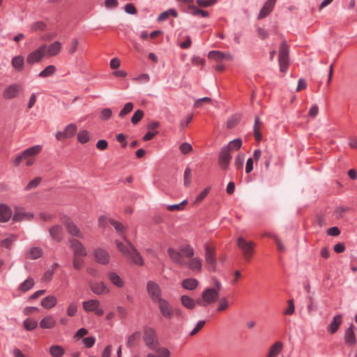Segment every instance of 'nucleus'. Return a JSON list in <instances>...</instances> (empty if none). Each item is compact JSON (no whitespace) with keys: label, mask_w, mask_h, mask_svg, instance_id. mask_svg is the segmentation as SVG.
Here are the masks:
<instances>
[{"label":"nucleus","mask_w":357,"mask_h":357,"mask_svg":"<svg viewBox=\"0 0 357 357\" xmlns=\"http://www.w3.org/2000/svg\"><path fill=\"white\" fill-rule=\"evenodd\" d=\"M216 287L217 289L207 288L205 289L202 294V297L197 299L196 303L200 306L206 307L209 304L215 302L218 298L220 289L219 282H216Z\"/></svg>","instance_id":"nucleus-1"},{"label":"nucleus","mask_w":357,"mask_h":357,"mask_svg":"<svg viewBox=\"0 0 357 357\" xmlns=\"http://www.w3.org/2000/svg\"><path fill=\"white\" fill-rule=\"evenodd\" d=\"M289 46L285 41L282 42L280 45L279 50V65L280 70L282 73H285L289 66Z\"/></svg>","instance_id":"nucleus-2"},{"label":"nucleus","mask_w":357,"mask_h":357,"mask_svg":"<svg viewBox=\"0 0 357 357\" xmlns=\"http://www.w3.org/2000/svg\"><path fill=\"white\" fill-rule=\"evenodd\" d=\"M123 240L131 248V250L129 252V255H128L126 257L128 261L132 264L137 265L139 266H143L144 264V259H143L142 255L139 254V252L137 250L135 247L132 245V243L129 240H128L126 236H123Z\"/></svg>","instance_id":"nucleus-3"},{"label":"nucleus","mask_w":357,"mask_h":357,"mask_svg":"<svg viewBox=\"0 0 357 357\" xmlns=\"http://www.w3.org/2000/svg\"><path fill=\"white\" fill-rule=\"evenodd\" d=\"M158 308L162 315L167 319H171L174 314H178V310H174L172 305L165 299H162L157 302Z\"/></svg>","instance_id":"nucleus-4"},{"label":"nucleus","mask_w":357,"mask_h":357,"mask_svg":"<svg viewBox=\"0 0 357 357\" xmlns=\"http://www.w3.org/2000/svg\"><path fill=\"white\" fill-rule=\"evenodd\" d=\"M47 50V45H40L38 48L31 52L26 58V62L29 65H33L34 63H39L42 61L45 56Z\"/></svg>","instance_id":"nucleus-5"},{"label":"nucleus","mask_w":357,"mask_h":357,"mask_svg":"<svg viewBox=\"0 0 357 357\" xmlns=\"http://www.w3.org/2000/svg\"><path fill=\"white\" fill-rule=\"evenodd\" d=\"M147 291L149 297L153 303H157L163 299L161 297L162 292L159 284L153 281L147 282Z\"/></svg>","instance_id":"nucleus-6"},{"label":"nucleus","mask_w":357,"mask_h":357,"mask_svg":"<svg viewBox=\"0 0 357 357\" xmlns=\"http://www.w3.org/2000/svg\"><path fill=\"white\" fill-rule=\"evenodd\" d=\"M143 339L146 346L151 349H155L158 342L155 336V332L153 328H148L145 329Z\"/></svg>","instance_id":"nucleus-7"},{"label":"nucleus","mask_w":357,"mask_h":357,"mask_svg":"<svg viewBox=\"0 0 357 357\" xmlns=\"http://www.w3.org/2000/svg\"><path fill=\"white\" fill-rule=\"evenodd\" d=\"M77 128L75 123H70L68 125L63 131H59L56 133V138L58 140H64L68 138L73 137L76 132Z\"/></svg>","instance_id":"nucleus-8"},{"label":"nucleus","mask_w":357,"mask_h":357,"mask_svg":"<svg viewBox=\"0 0 357 357\" xmlns=\"http://www.w3.org/2000/svg\"><path fill=\"white\" fill-rule=\"evenodd\" d=\"M69 243L74 251L75 257H85L87 255L86 248L83 244L78 240L72 238L69 240Z\"/></svg>","instance_id":"nucleus-9"},{"label":"nucleus","mask_w":357,"mask_h":357,"mask_svg":"<svg viewBox=\"0 0 357 357\" xmlns=\"http://www.w3.org/2000/svg\"><path fill=\"white\" fill-rule=\"evenodd\" d=\"M231 159V152L222 147L219 154V165L223 169H227Z\"/></svg>","instance_id":"nucleus-10"},{"label":"nucleus","mask_w":357,"mask_h":357,"mask_svg":"<svg viewBox=\"0 0 357 357\" xmlns=\"http://www.w3.org/2000/svg\"><path fill=\"white\" fill-rule=\"evenodd\" d=\"M49 233L52 238L56 242H60L63 237V229L60 225H55L49 229Z\"/></svg>","instance_id":"nucleus-11"},{"label":"nucleus","mask_w":357,"mask_h":357,"mask_svg":"<svg viewBox=\"0 0 357 357\" xmlns=\"http://www.w3.org/2000/svg\"><path fill=\"white\" fill-rule=\"evenodd\" d=\"M20 86L17 84H13L5 89L3 92V98L4 99H12L18 96Z\"/></svg>","instance_id":"nucleus-12"},{"label":"nucleus","mask_w":357,"mask_h":357,"mask_svg":"<svg viewBox=\"0 0 357 357\" xmlns=\"http://www.w3.org/2000/svg\"><path fill=\"white\" fill-rule=\"evenodd\" d=\"M96 261L101 264H107L109 261V255L108 252L102 248H98L94 251Z\"/></svg>","instance_id":"nucleus-13"},{"label":"nucleus","mask_w":357,"mask_h":357,"mask_svg":"<svg viewBox=\"0 0 357 357\" xmlns=\"http://www.w3.org/2000/svg\"><path fill=\"white\" fill-rule=\"evenodd\" d=\"M275 2L276 0H267L259 11L258 19H263L268 15L273 9Z\"/></svg>","instance_id":"nucleus-14"},{"label":"nucleus","mask_w":357,"mask_h":357,"mask_svg":"<svg viewBox=\"0 0 357 357\" xmlns=\"http://www.w3.org/2000/svg\"><path fill=\"white\" fill-rule=\"evenodd\" d=\"M65 226L68 232L73 236L80 238H84L83 234L80 231L77 226L71 220H68L65 223Z\"/></svg>","instance_id":"nucleus-15"},{"label":"nucleus","mask_w":357,"mask_h":357,"mask_svg":"<svg viewBox=\"0 0 357 357\" xmlns=\"http://www.w3.org/2000/svg\"><path fill=\"white\" fill-rule=\"evenodd\" d=\"M354 326L351 325L345 331L344 341L348 345L354 346L356 343V339L354 333Z\"/></svg>","instance_id":"nucleus-16"},{"label":"nucleus","mask_w":357,"mask_h":357,"mask_svg":"<svg viewBox=\"0 0 357 357\" xmlns=\"http://www.w3.org/2000/svg\"><path fill=\"white\" fill-rule=\"evenodd\" d=\"M167 253L171 259L176 264L179 265H184L185 264L183 259V255L178 251L172 248H169L167 250Z\"/></svg>","instance_id":"nucleus-17"},{"label":"nucleus","mask_w":357,"mask_h":357,"mask_svg":"<svg viewBox=\"0 0 357 357\" xmlns=\"http://www.w3.org/2000/svg\"><path fill=\"white\" fill-rule=\"evenodd\" d=\"M12 216V210L6 204H0V222H6Z\"/></svg>","instance_id":"nucleus-18"},{"label":"nucleus","mask_w":357,"mask_h":357,"mask_svg":"<svg viewBox=\"0 0 357 357\" xmlns=\"http://www.w3.org/2000/svg\"><path fill=\"white\" fill-rule=\"evenodd\" d=\"M62 44L59 41H56L50 44L48 47L47 46L46 53L50 56H54L59 54L61 50Z\"/></svg>","instance_id":"nucleus-19"},{"label":"nucleus","mask_w":357,"mask_h":357,"mask_svg":"<svg viewBox=\"0 0 357 357\" xmlns=\"http://www.w3.org/2000/svg\"><path fill=\"white\" fill-rule=\"evenodd\" d=\"M43 251L40 247L31 248L26 254L25 257L29 259H37L43 256Z\"/></svg>","instance_id":"nucleus-20"},{"label":"nucleus","mask_w":357,"mask_h":357,"mask_svg":"<svg viewBox=\"0 0 357 357\" xmlns=\"http://www.w3.org/2000/svg\"><path fill=\"white\" fill-rule=\"evenodd\" d=\"M91 289L94 294L98 295L105 294L109 292V289L102 282L92 284L91 285Z\"/></svg>","instance_id":"nucleus-21"},{"label":"nucleus","mask_w":357,"mask_h":357,"mask_svg":"<svg viewBox=\"0 0 357 357\" xmlns=\"http://www.w3.org/2000/svg\"><path fill=\"white\" fill-rule=\"evenodd\" d=\"M205 259H206V262L208 264L211 265L212 266V268L215 267V265L216 264V258L215 257V252L209 246L206 247Z\"/></svg>","instance_id":"nucleus-22"},{"label":"nucleus","mask_w":357,"mask_h":357,"mask_svg":"<svg viewBox=\"0 0 357 357\" xmlns=\"http://www.w3.org/2000/svg\"><path fill=\"white\" fill-rule=\"evenodd\" d=\"M41 151L42 146L40 145H35L24 150L22 153L23 156H24V159H27L28 158H31L38 155Z\"/></svg>","instance_id":"nucleus-23"},{"label":"nucleus","mask_w":357,"mask_h":357,"mask_svg":"<svg viewBox=\"0 0 357 357\" xmlns=\"http://www.w3.org/2000/svg\"><path fill=\"white\" fill-rule=\"evenodd\" d=\"M56 321L52 316L48 315L45 317L40 321V327L42 328L49 329L54 327Z\"/></svg>","instance_id":"nucleus-24"},{"label":"nucleus","mask_w":357,"mask_h":357,"mask_svg":"<svg viewBox=\"0 0 357 357\" xmlns=\"http://www.w3.org/2000/svg\"><path fill=\"white\" fill-rule=\"evenodd\" d=\"M11 63L15 70L21 72L24 69V59L22 56H16L13 58Z\"/></svg>","instance_id":"nucleus-25"},{"label":"nucleus","mask_w":357,"mask_h":357,"mask_svg":"<svg viewBox=\"0 0 357 357\" xmlns=\"http://www.w3.org/2000/svg\"><path fill=\"white\" fill-rule=\"evenodd\" d=\"M57 303V299L54 296H49L42 299L41 305L46 309L54 307Z\"/></svg>","instance_id":"nucleus-26"},{"label":"nucleus","mask_w":357,"mask_h":357,"mask_svg":"<svg viewBox=\"0 0 357 357\" xmlns=\"http://www.w3.org/2000/svg\"><path fill=\"white\" fill-rule=\"evenodd\" d=\"M82 305L85 311L93 312L99 307L100 302L98 300H89L84 301Z\"/></svg>","instance_id":"nucleus-27"},{"label":"nucleus","mask_w":357,"mask_h":357,"mask_svg":"<svg viewBox=\"0 0 357 357\" xmlns=\"http://www.w3.org/2000/svg\"><path fill=\"white\" fill-rule=\"evenodd\" d=\"M341 324H342V315L338 314V315L335 316L333 321L331 323V324L328 326V331L332 334L335 333L337 331V329H338L339 326L341 325Z\"/></svg>","instance_id":"nucleus-28"},{"label":"nucleus","mask_w":357,"mask_h":357,"mask_svg":"<svg viewBox=\"0 0 357 357\" xmlns=\"http://www.w3.org/2000/svg\"><path fill=\"white\" fill-rule=\"evenodd\" d=\"M283 347V344L280 342H275L270 348L269 351L266 357H275L280 354Z\"/></svg>","instance_id":"nucleus-29"},{"label":"nucleus","mask_w":357,"mask_h":357,"mask_svg":"<svg viewBox=\"0 0 357 357\" xmlns=\"http://www.w3.org/2000/svg\"><path fill=\"white\" fill-rule=\"evenodd\" d=\"M169 15H172L174 17H177L178 13L176 11V10L174 8H169V10L161 13L158 15L157 20L158 22H163V21L166 20L169 17Z\"/></svg>","instance_id":"nucleus-30"},{"label":"nucleus","mask_w":357,"mask_h":357,"mask_svg":"<svg viewBox=\"0 0 357 357\" xmlns=\"http://www.w3.org/2000/svg\"><path fill=\"white\" fill-rule=\"evenodd\" d=\"M49 352L52 357H61L65 354V349L61 345H52L50 347Z\"/></svg>","instance_id":"nucleus-31"},{"label":"nucleus","mask_w":357,"mask_h":357,"mask_svg":"<svg viewBox=\"0 0 357 357\" xmlns=\"http://www.w3.org/2000/svg\"><path fill=\"white\" fill-rule=\"evenodd\" d=\"M109 222L114 226L115 230L121 235V236L123 238V236H126V227L124 225L115 220L109 219Z\"/></svg>","instance_id":"nucleus-32"},{"label":"nucleus","mask_w":357,"mask_h":357,"mask_svg":"<svg viewBox=\"0 0 357 357\" xmlns=\"http://www.w3.org/2000/svg\"><path fill=\"white\" fill-rule=\"evenodd\" d=\"M198 286V281L195 278L185 279L182 282V287L188 290H194Z\"/></svg>","instance_id":"nucleus-33"},{"label":"nucleus","mask_w":357,"mask_h":357,"mask_svg":"<svg viewBox=\"0 0 357 357\" xmlns=\"http://www.w3.org/2000/svg\"><path fill=\"white\" fill-rule=\"evenodd\" d=\"M35 281L33 278H28L25 281L20 284L18 289L20 291L26 292L30 290L34 285Z\"/></svg>","instance_id":"nucleus-34"},{"label":"nucleus","mask_w":357,"mask_h":357,"mask_svg":"<svg viewBox=\"0 0 357 357\" xmlns=\"http://www.w3.org/2000/svg\"><path fill=\"white\" fill-rule=\"evenodd\" d=\"M242 145V140L240 138L235 139L231 141L227 145L224 147L229 151L233 152L238 150Z\"/></svg>","instance_id":"nucleus-35"},{"label":"nucleus","mask_w":357,"mask_h":357,"mask_svg":"<svg viewBox=\"0 0 357 357\" xmlns=\"http://www.w3.org/2000/svg\"><path fill=\"white\" fill-rule=\"evenodd\" d=\"M33 217V215L30 213H24L18 210H16L14 215V221H21L22 220H31Z\"/></svg>","instance_id":"nucleus-36"},{"label":"nucleus","mask_w":357,"mask_h":357,"mask_svg":"<svg viewBox=\"0 0 357 357\" xmlns=\"http://www.w3.org/2000/svg\"><path fill=\"white\" fill-rule=\"evenodd\" d=\"M202 266V259L198 257L192 258L188 262V267L192 271H200Z\"/></svg>","instance_id":"nucleus-37"},{"label":"nucleus","mask_w":357,"mask_h":357,"mask_svg":"<svg viewBox=\"0 0 357 357\" xmlns=\"http://www.w3.org/2000/svg\"><path fill=\"white\" fill-rule=\"evenodd\" d=\"M108 277L110 281L116 287H122L124 284L123 281L120 278V276L114 272H110L108 273Z\"/></svg>","instance_id":"nucleus-38"},{"label":"nucleus","mask_w":357,"mask_h":357,"mask_svg":"<svg viewBox=\"0 0 357 357\" xmlns=\"http://www.w3.org/2000/svg\"><path fill=\"white\" fill-rule=\"evenodd\" d=\"M181 301L182 304L188 309H193L195 306V301L188 296H182Z\"/></svg>","instance_id":"nucleus-39"},{"label":"nucleus","mask_w":357,"mask_h":357,"mask_svg":"<svg viewBox=\"0 0 357 357\" xmlns=\"http://www.w3.org/2000/svg\"><path fill=\"white\" fill-rule=\"evenodd\" d=\"M262 123L259 121L257 116L255 117V126H254V133L255 137L257 141L261 139V135L260 133V129L261 128Z\"/></svg>","instance_id":"nucleus-40"},{"label":"nucleus","mask_w":357,"mask_h":357,"mask_svg":"<svg viewBox=\"0 0 357 357\" xmlns=\"http://www.w3.org/2000/svg\"><path fill=\"white\" fill-rule=\"evenodd\" d=\"M56 70V67L54 65H50L47 66L43 70H42L38 76L40 77H47L52 75Z\"/></svg>","instance_id":"nucleus-41"},{"label":"nucleus","mask_w":357,"mask_h":357,"mask_svg":"<svg viewBox=\"0 0 357 357\" xmlns=\"http://www.w3.org/2000/svg\"><path fill=\"white\" fill-rule=\"evenodd\" d=\"M115 243L119 250V251L123 255V256L126 257L128 255H129V252L131 250V248L129 246V245L126 243V245L123 244V243L116 241Z\"/></svg>","instance_id":"nucleus-42"},{"label":"nucleus","mask_w":357,"mask_h":357,"mask_svg":"<svg viewBox=\"0 0 357 357\" xmlns=\"http://www.w3.org/2000/svg\"><path fill=\"white\" fill-rule=\"evenodd\" d=\"M187 203H188V200L185 199L179 204L168 205L167 206V208L169 211H181L184 210L185 206L187 204Z\"/></svg>","instance_id":"nucleus-43"},{"label":"nucleus","mask_w":357,"mask_h":357,"mask_svg":"<svg viewBox=\"0 0 357 357\" xmlns=\"http://www.w3.org/2000/svg\"><path fill=\"white\" fill-rule=\"evenodd\" d=\"M190 9L192 10V15L195 16L200 15L203 17H206L209 15L208 11L202 10L195 6H190Z\"/></svg>","instance_id":"nucleus-44"},{"label":"nucleus","mask_w":357,"mask_h":357,"mask_svg":"<svg viewBox=\"0 0 357 357\" xmlns=\"http://www.w3.org/2000/svg\"><path fill=\"white\" fill-rule=\"evenodd\" d=\"M240 116L238 114H234L229 117L227 121V127L228 128H233L240 121Z\"/></svg>","instance_id":"nucleus-45"},{"label":"nucleus","mask_w":357,"mask_h":357,"mask_svg":"<svg viewBox=\"0 0 357 357\" xmlns=\"http://www.w3.org/2000/svg\"><path fill=\"white\" fill-rule=\"evenodd\" d=\"M208 58L214 59L216 61H220L225 59V53L220 51H211L208 53Z\"/></svg>","instance_id":"nucleus-46"},{"label":"nucleus","mask_w":357,"mask_h":357,"mask_svg":"<svg viewBox=\"0 0 357 357\" xmlns=\"http://www.w3.org/2000/svg\"><path fill=\"white\" fill-rule=\"evenodd\" d=\"M192 179V170L190 167H187L185 169L183 174L184 185L188 188L191 184Z\"/></svg>","instance_id":"nucleus-47"},{"label":"nucleus","mask_w":357,"mask_h":357,"mask_svg":"<svg viewBox=\"0 0 357 357\" xmlns=\"http://www.w3.org/2000/svg\"><path fill=\"white\" fill-rule=\"evenodd\" d=\"M16 238H17L15 236L12 235L8 238H6L2 240L0 243V245L1 247H5L7 249L10 250L11 247H12V244H13V241H15L16 240Z\"/></svg>","instance_id":"nucleus-48"},{"label":"nucleus","mask_w":357,"mask_h":357,"mask_svg":"<svg viewBox=\"0 0 357 357\" xmlns=\"http://www.w3.org/2000/svg\"><path fill=\"white\" fill-rule=\"evenodd\" d=\"M77 140L81 144H85L89 140V132L86 130H81L77 134Z\"/></svg>","instance_id":"nucleus-49"},{"label":"nucleus","mask_w":357,"mask_h":357,"mask_svg":"<svg viewBox=\"0 0 357 357\" xmlns=\"http://www.w3.org/2000/svg\"><path fill=\"white\" fill-rule=\"evenodd\" d=\"M23 324L25 329L29 331H33L38 326L37 321L31 319H25Z\"/></svg>","instance_id":"nucleus-50"},{"label":"nucleus","mask_w":357,"mask_h":357,"mask_svg":"<svg viewBox=\"0 0 357 357\" xmlns=\"http://www.w3.org/2000/svg\"><path fill=\"white\" fill-rule=\"evenodd\" d=\"M144 114V112L141 109H137L135 111L131 118L132 123L133 125L137 124L142 119Z\"/></svg>","instance_id":"nucleus-51"},{"label":"nucleus","mask_w":357,"mask_h":357,"mask_svg":"<svg viewBox=\"0 0 357 357\" xmlns=\"http://www.w3.org/2000/svg\"><path fill=\"white\" fill-rule=\"evenodd\" d=\"M133 109V104L132 102H127L123 108L120 111L119 114V116L122 118L125 116L126 114L130 113Z\"/></svg>","instance_id":"nucleus-52"},{"label":"nucleus","mask_w":357,"mask_h":357,"mask_svg":"<svg viewBox=\"0 0 357 357\" xmlns=\"http://www.w3.org/2000/svg\"><path fill=\"white\" fill-rule=\"evenodd\" d=\"M79 45V41L77 38H73L69 45V47L68 49V53L70 55H73L77 49Z\"/></svg>","instance_id":"nucleus-53"},{"label":"nucleus","mask_w":357,"mask_h":357,"mask_svg":"<svg viewBox=\"0 0 357 357\" xmlns=\"http://www.w3.org/2000/svg\"><path fill=\"white\" fill-rule=\"evenodd\" d=\"M244 162V154L239 153L235 159V167L237 169L243 170Z\"/></svg>","instance_id":"nucleus-54"},{"label":"nucleus","mask_w":357,"mask_h":357,"mask_svg":"<svg viewBox=\"0 0 357 357\" xmlns=\"http://www.w3.org/2000/svg\"><path fill=\"white\" fill-rule=\"evenodd\" d=\"M197 4L199 7L207 8L217 3V0H197Z\"/></svg>","instance_id":"nucleus-55"},{"label":"nucleus","mask_w":357,"mask_h":357,"mask_svg":"<svg viewBox=\"0 0 357 357\" xmlns=\"http://www.w3.org/2000/svg\"><path fill=\"white\" fill-rule=\"evenodd\" d=\"M82 342L86 348H91L96 342V338L93 336L84 337Z\"/></svg>","instance_id":"nucleus-56"},{"label":"nucleus","mask_w":357,"mask_h":357,"mask_svg":"<svg viewBox=\"0 0 357 357\" xmlns=\"http://www.w3.org/2000/svg\"><path fill=\"white\" fill-rule=\"evenodd\" d=\"M179 150L183 154H188L192 151V146L188 142H183L179 146Z\"/></svg>","instance_id":"nucleus-57"},{"label":"nucleus","mask_w":357,"mask_h":357,"mask_svg":"<svg viewBox=\"0 0 357 357\" xmlns=\"http://www.w3.org/2000/svg\"><path fill=\"white\" fill-rule=\"evenodd\" d=\"M73 265L75 269L80 270L84 266V260L80 259L79 257L73 256Z\"/></svg>","instance_id":"nucleus-58"},{"label":"nucleus","mask_w":357,"mask_h":357,"mask_svg":"<svg viewBox=\"0 0 357 357\" xmlns=\"http://www.w3.org/2000/svg\"><path fill=\"white\" fill-rule=\"evenodd\" d=\"M138 337L139 335L137 333H133L130 336H129L127 342V346L130 348L135 347L137 344V340Z\"/></svg>","instance_id":"nucleus-59"},{"label":"nucleus","mask_w":357,"mask_h":357,"mask_svg":"<svg viewBox=\"0 0 357 357\" xmlns=\"http://www.w3.org/2000/svg\"><path fill=\"white\" fill-rule=\"evenodd\" d=\"M77 311V305L75 303H70L67 308V314L69 317H74Z\"/></svg>","instance_id":"nucleus-60"},{"label":"nucleus","mask_w":357,"mask_h":357,"mask_svg":"<svg viewBox=\"0 0 357 357\" xmlns=\"http://www.w3.org/2000/svg\"><path fill=\"white\" fill-rule=\"evenodd\" d=\"M287 304H288V307L284 310V313L286 315H291V314H293L294 313V311H295V305H294V301L293 300H289L287 301Z\"/></svg>","instance_id":"nucleus-61"},{"label":"nucleus","mask_w":357,"mask_h":357,"mask_svg":"<svg viewBox=\"0 0 357 357\" xmlns=\"http://www.w3.org/2000/svg\"><path fill=\"white\" fill-rule=\"evenodd\" d=\"M181 250L185 255V256L188 258H191L194 255V250L192 248L190 245H185L183 247Z\"/></svg>","instance_id":"nucleus-62"},{"label":"nucleus","mask_w":357,"mask_h":357,"mask_svg":"<svg viewBox=\"0 0 357 357\" xmlns=\"http://www.w3.org/2000/svg\"><path fill=\"white\" fill-rule=\"evenodd\" d=\"M112 114V112L109 108H105L100 112V119L103 121L109 119Z\"/></svg>","instance_id":"nucleus-63"},{"label":"nucleus","mask_w":357,"mask_h":357,"mask_svg":"<svg viewBox=\"0 0 357 357\" xmlns=\"http://www.w3.org/2000/svg\"><path fill=\"white\" fill-rule=\"evenodd\" d=\"M155 351L160 354V356H158V357H169L170 356V351L167 348H156L154 349Z\"/></svg>","instance_id":"nucleus-64"}]
</instances>
